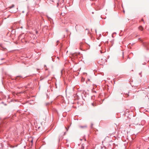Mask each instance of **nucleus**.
Masks as SVG:
<instances>
[{
  "label": "nucleus",
  "mask_w": 149,
  "mask_h": 149,
  "mask_svg": "<svg viewBox=\"0 0 149 149\" xmlns=\"http://www.w3.org/2000/svg\"><path fill=\"white\" fill-rule=\"evenodd\" d=\"M14 5H13H13H12V6L10 7V8H13V7H14Z\"/></svg>",
  "instance_id": "obj_3"
},
{
  "label": "nucleus",
  "mask_w": 149,
  "mask_h": 149,
  "mask_svg": "<svg viewBox=\"0 0 149 149\" xmlns=\"http://www.w3.org/2000/svg\"><path fill=\"white\" fill-rule=\"evenodd\" d=\"M79 128L82 129H86L87 128V126L86 125L84 126H80L79 127Z\"/></svg>",
  "instance_id": "obj_1"
},
{
  "label": "nucleus",
  "mask_w": 149,
  "mask_h": 149,
  "mask_svg": "<svg viewBox=\"0 0 149 149\" xmlns=\"http://www.w3.org/2000/svg\"><path fill=\"white\" fill-rule=\"evenodd\" d=\"M81 148L82 149H84V146H83V144H82Z\"/></svg>",
  "instance_id": "obj_4"
},
{
  "label": "nucleus",
  "mask_w": 149,
  "mask_h": 149,
  "mask_svg": "<svg viewBox=\"0 0 149 149\" xmlns=\"http://www.w3.org/2000/svg\"><path fill=\"white\" fill-rule=\"evenodd\" d=\"M92 105L93 106H94V103H92Z\"/></svg>",
  "instance_id": "obj_5"
},
{
  "label": "nucleus",
  "mask_w": 149,
  "mask_h": 149,
  "mask_svg": "<svg viewBox=\"0 0 149 149\" xmlns=\"http://www.w3.org/2000/svg\"><path fill=\"white\" fill-rule=\"evenodd\" d=\"M65 128L67 129V130H68V129L66 128V127H65Z\"/></svg>",
  "instance_id": "obj_8"
},
{
  "label": "nucleus",
  "mask_w": 149,
  "mask_h": 149,
  "mask_svg": "<svg viewBox=\"0 0 149 149\" xmlns=\"http://www.w3.org/2000/svg\"><path fill=\"white\" fill-rule=\"evenodd\" d=\"M142 21H143V19H142Z\"/></svg>",
  "instance_id": "obj_9"
},
{
  "label": "nucleus",
  "mask_w": 149,
  "mask_h": 149,
  "mask_svg": "<svg viewBox=\"0 0 149 149\" xmlns=\"http://www.w3.org/2000/svg\"><path fill=\"white\" fill-rule=\"evenodd\" d=\"M24 93V92H21L20 93Z\"/></svg>",
  "instance_id": "obj_6"
},
{
  "label": "nucleus",
  "mask_w": 149,
  "mask_h": 149,
  "mask_svg": "<svg viewBox=\"0 0 149 149\" xmlns=\"http://www.w3.org/2000/svg\"><path fill=\"white\" fill-rule=\"evenodd\" d=\"M23 40H24V39H22V40H21V41L23 42Z\"/></svg>",
  "instance_id": "obj_7"
},
{
  "label": "nucleus",
  "mask_w": 149,
  "mask_h": 149,
  "mask_svg": "<svg viewBox=\"0 0 149 149\" xmlns=\"http://www.w3.org/2000/svg\"><path fill=\"white\" fill-rule=\"evenodd\" d=\"M138 29L139 30L141 31H142L143 29V27L141 26H140L139 27Z\"/></svg>",
  "instance_id": "obj_2"
}]
</instances>
